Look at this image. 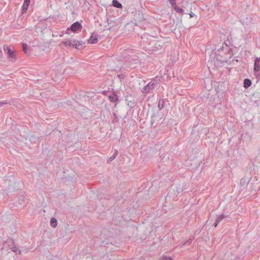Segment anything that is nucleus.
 <instances>
[{
    "label": "nucleus",
    "mask_w": 260,
    "mask_h": 260,
    "mask_svg": "<svg viewBox=\"0 0 260 260\" xmlns=\"http://www.w3.org/2000/svg\"><path fill=\"white\" fill-rule=\"evenodd\" d=\"M98 36L95 34L93 33L91 35L89 39L88 40V43L90 44H95L98 41Z\"/></svg>",
    "instance_id": "4"
},
{
    "label": "nucleus",
    "mask_w": 260,
    "mask_h": 260,
    "mask_svg": "<svg viewBox=\"0 0 260 260\" xmlns=\"http://www.w3.org/2000/svg\"><path fill=\"white\" fill-rule=\"evenodd\" d=\"M253 70L254 72L260 71V57H256L255 59Z\"/></svg>",
    "instance_id": "3"
},
{
    "label": "nucleus",
    "mask_w": 260,
    "mask_h": 260,
    "mask_svg": "<svg viewBox=\"0 0 260 260\" xmlns=\"http://www.w3.org/2000/svg\"><path fill=\"white\" fill-rule=\"evenodd\" d=\"M112 5L114 7H116L117 8H121L122 7V5L120 3H119L117 0H113Z\"/></svg>",
    "instance_id": "10"
},
{
    "label": "nucleus",
    "mask_w": 260,
    "mask_h": 260,
    "mask_svg": "<svg viewBox=\"0 0 260 260\" xmlns=\"http://www.w3.org/2000/svg\"><path fill=\"white\" fill-rule=\"evenodd\" d=\"M81 24L78 22H76L71 25L70 28L67 29L66 33L68 34L70 30H71L74 32H76L78 30L81 29Z\"/></svg>",
    "instance_id": "1"
},
{
    "label": "nucleus",
    "mask_w": 260,
    "mask_h": 260,
    "mask_svg": "<svg viewBox=\"0 0 260 260\" xmlns=\"http://www.w3.org/2000/svg\"><path fill=\"white\" fill-rule=\"evenodd\" d=\"M59 36L61 37L63 36V35H60Z\"/></svg>",
    "instance_id": "21"
},
{
    "label": "nucleus",
    "mask_w": 260,
    "mask_h": 260,
    "mask_svg": "<svg viewBox=\"0 0 260 260\" xmlns=\"http://www.w3.org/2000/svg\"><path fill=\"white\" fill-rule=\"evenodd\" d=\"M4 49L5 50L8 51V54L9 55V57L10 58L14 59L15 58V55L14 54V51L12 50L7 45L4 46Z\"/></svg>",
    "instance_id": "2"
},
{
    "label": "nucleus",
    "mask_w": 260,
    "mask_h": 260,
    "mask_svg": "<svg viewBox=\"0 0 260 260\" xmlns=\"http://www.w3.org/2000/svg\"><path fill=\"white\" fill-rule=\"evenodd\" d=\"M62 43L66 46H72L73 43L71 42V41H63L62 42Z\"/></svg>",
    "instance_id": "14"
},
{
    "label": "nucleus",
    "mask_w": 260,
    "mask_h": 260,
    "mask_svg": "<svg viewBox=\"0 0 260 260\" xmlns=\"http://www.w3.org/2000/svg\"><path fill=\"white\" fill-rule=\"evenodd\" d=\"M172 7H173L174 9L178 13H182L183 12V10L182 9L178 7L176 4H175V5H173L172 6Z\"/></svg>",
    "instance_id": "11"
},
{
    "label": "nucleus",
    "mask_w": 260,
    "mask_h": 260,
    "mask_svg": "<svg viewBox=\"0 0 260 260\" xmlns=\"http://www.w3.org/2000/svg\"><path fill=\"white\" fill-rule=\"evenodd\" d=\"M154 82H149L145 88V90H146V92H148L150 90L152 89L154 87Z\"/></svg>",
    "instance_id": "7"
},
{
    "label": "nucleus",
    "mask_w": 260,
    "mask_h": 260,
    "mask_svg": "<svg viewBox=\"0 0 260 260\" xmlns=\"http://www.w3.org/2000/svg\"><path fill=\"white\" fill-rule=\"evenodd\" d=\"M109 99L112 102H115L118 100V97L115 93H113L109 96Z\"/></svg>",
    "instance_id": "6"
},
{
    "label": "nucleus",
    "mask_w": 260,
    "mask_h": 260,
    "mask_svg": "<svg viewBox=\"0 0 260 260\" xmlns=\"http://www.w3.org/2000/svg\"><path fill=\"white\" fill-rule=\"evenodd\" d=\"M27 45L25 43H23L22 44V48H23V51L25 53H27Z\"/></svg>",
    "instance_id": "15"
},
{
    "label": "nucleus",
    "mask_w": 260,
    "mask_h": 260,
    "mask_svg": "<svg viewBox=\"0 0 260 260\" xmlns=\"http://www.w3.org/2000/svg\"><path fill=\"white\" fill-rule=\"evenodd\" d=\"M50 225L52 227L55 228L57 226V220L55 218H51L50 220Z\"/></svg>",
    "instance_id": "12"
},
{
    "label": "nucleus",
    "mask_w": 260,
    "mask_h": 260,
    "mask_svg": "<svg viewBox=\"0 0 260 260\" xmlns=\"http://www.w3.org/2000/svg\"><path fill=\"white\" fill-rule=\"evenodd\" d=\"M72 46L77 49H81L83 47L82 44L77 41H75L73 42Z\"/></svg>",
    "instance_id": "5"
},
{
    "label": "nucleus",
    "mask_w": 260,
    "mask_h": 260,
    "mask_svg": "<svg viewBox=\"0 0 260 260\" xmlns=\"http://www.w3.org/2000/svg\"><path fill=\"white\" fill-rule=\"evenodd\" d=\"M3 105V103H0V106Z\"/></svg>",
    "instance_id": "22"
},
{
    "label": "nucleus",
    "mask_w": 260,
    "mask_h": 260,
    "mask_svg": "<svg viewBox=\"0 0 260 260\" xmlns=\"http://www.w3.org/2000/svg\"><path fill=\"white\" fill-rule=\"evenodd\" d=\"M251 82L250 80H249L248 79H245L244 80L243 86L245 88H248L251 85Z\"/></svg>",
    "instance_id": "8"
},
{
    "label": "nucleus",
    "mask_w": 260,
    "mask_h": 260,
    "mask_svg": "<svg viewBox=\"0 0 260 260\" xmlns=\"http://www.w3.org/2000/svg\"><path fill=\"white\" fill-rule=\"evenodd\" d=\"M30 3V0H24V3L22 5V9L23 10H26L28 7V6Z\"/></svg>",
    "instance_id": "9"
},
{
    "label": "nucleus",
    "mask_w": 260,
    "mask_h": 260,
    "mask_svg": "<svg viewBox=\"0 0 260 260\" xmlns=\"http://www.w3.org/2000/svg\"><path fill=\"white\" fill-rule=\"evenodd\" d=\"M189 16H190V18H192V17H193V14H192V13L191 14H189Z\"/></svg>",
    "instance_id": "20"
},
{
    "label": "nucleus",
    "mask_w": 260,
    "mask_h": 260,
    "mask_svg": "<svg viewBox=\"0 0 260 260\" xmlns=\"http://www.w3.org/2000/svg\"><path fill=\"white\" fill-rule=\"evenodd\" d=\"M17 249L16 248V247H14L12 249V251H14V252H17Z\"/></svg>",
    "instance_id": "18"
},
{
    "label": "nucleus",
    "mask_w": 260,
    "mask_h": 260,
    "mask_svg": "<svg viewBox=\"0 0 260 260\" xmlns=\"http://www.w3.org/2000/svg\"><path fill=\"white\" fill-rule=\"evenodd\" d=\"M176 0H169V3L171 4V5L172 6L175 5L176 4Z\"/></svg>",
    "instance_id": "17"
},
{
    "label": "nucleus",
    "mask_w": 260,
    "mask_h": 260,
    "mask_svg": "<svg viewBox=\"0 0 260 260\" xmlns=\"http://www.w3.org/2000/svg\"><path fill=\"white\" fill-rule=\"evenodd\" d=\"M218 222H217V221L216 220V223H215V225H214V226H215V227H216V226H217V224H218Z\"/></svg>",
    "instance_id": "19"
},
{
    "label": "nucleus",
    "mask_w": 260,
    "mask_h": 260,
    "mask_svg": "<svg viewBox=\"0 0 260 260\" xmlns=\"http://www.w3.org/2000/svg\"><path fill=\"white\" fill-rule=\"evenodd\" d=\"M223 218H224V215H220V216H219L217 219V222H220L221 221Z\"/></svg>",
    "instance_id": "16"
},
{
    "label": "nucleus",
    "mask_w": 260,
    "mask_h": 260,
    "mask_svg": "<svg viewBox=\"0 0 260 260\" xmlns=\"http://www.w3.org/2000/svg\"><path fill=\"white\" fill-rule=\"evenodd\" d=\"M159 260H173V259L170 256H165V255H162L159 258Z\"/></svg>",
    "instance_id": "13"
}]
</instances>
